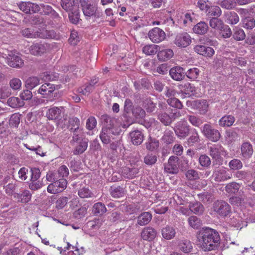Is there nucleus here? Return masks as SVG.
Listing matches in <instances>:
<instances>
[{
    "instance_id": "nucleus-1",
    "label": "nucleus",
    "mask_w": 255,
    "mask_h": 255,
    "mask_svg": "<svg viewBox=\"0 0 255 255\" xmlns=\"http://www.w3.org/2000/svg\"><path fill=\"white\" fill-rule=\"evenodd\" d=\"M103 127L99 137L103 144H109L115 136L119 135L121 129L120 124L116 118L108 115L101 116Z\"/></svg>"
},
{
    "instance_id": "nucleus-2",
    "label": "nucleus",
    "mask_w": 255,
    "mask_h": 255,
    "mask_svg": "<svg viewBox=\"0 0 255 255\" xmlns=\"http://www.w3.org/2000/svg\"><path fill=\"white\" fill-rule=\"evenodd\" d=\"M197 237L199 245L204 251L216 249L220 241L218 233L208 227L202 228Z\"/></svg>"
},
{
    "instance_id": "nucleus-3",
    "label": "nucleus",
    "mask_w": 255,
    "mask_h": 255,
    "mask_svg": "<svg viewBox=\"0 0 255 255\" xmlns=\"http://www.w3.org/2000/svg\"><path fill=\"white\" fill-rule=\"evenodd\" d=\"M21 34L27 38H52L54 37V32L53 31L47 30L45 29L34 32L29 28H25L21 30Z\"/></svg>"
},
{
    "instance_id": "nucleus-4",
    "label": "nucleus",
    "mask_w": 255,
    "mask_h": 255,
    "mask_svg": "<svg viewBox=\"0 0 255 255\" xmlns=\"http://www.w3.org/2000/svg\"><path fill=\"white\" fill-rule=\"evenodd\" d=\"M201 131L205 137L213 142L218 141L220 138L221 135L218 130L209 124H205L201 128Z\"/></svg>"
},
{
    "instance_id": "nucleus-5",
    "label": "nucleus",
    "mask_w": 255,
    "mask_h": 255,
    "mask_svg": "<svg viewBox=\"0 0 255 255\" xmlns=\"http://www.w3.org/2000/svg\"><path fill=\"white\" fill-rule=\"evenodd\" d=\"M213 209L218 215L222 217L228 216L231 212V207L226 202L217 200L213 204Z\"/></svg>"
},
{
    "instance_id": "nucleus-6",
    "label": "nucleus",
    "mask_w": 255,
    "mask_h": 255,
    "mask_svg": "<svg viewBox=\"0 0 255 255\" xmlns=\"http://www.w3.org/2000/svg\"><path fill=\"white\" fill-rule=\"evenodd\" d=\"M176 135L180 138H184L187 136L190 131V126L185 120L178 122L174 128Z\"/></svg>"
},
{
    "instance_id": "nucleus-7",
    "label": "nucleus",
    "mask_w": 255,
    "mask_h": 255,
    "mask_svg": "<svg viewBox=\"0 0 255 255\" xmlns=\"http://www.w3.org/2000/svg\"><path fill=\"white\" fill-rule=\"evenodd\" d=\"M67 184V180L64 178L56 179L48 186L47 190L51 194H57L62 192L66 188Z\"/></svg>"
},
{
    "instance_id": "nucleus-8",
    "label": "nucleus",
    "mask_w": 255,
    "mask_h": 255,
    "mask_svg": "<svg viewBox=\"0 0 255 255\" xmlns=\"http://www.w3.org/2000/svg\"><path fill=\"white\" fill-rule=\"evenodd\" d=\"M98 0H95L94 2L90 0H83L81 1V5L84 14L86 16L91 17L93 15L96 10L97 2Z\"/></svg>"
},
{
    "instance_id": "nucleus-9",
    "label": "nucleus",
    "mask_w": 255,
    "mask_h": 255,
    "mask_svg": "<svg viewBox=\"0 0 255 255\" xmlns=\"http://www.w3.org/2000/svg\"><path fill=\"white\" fill-rule=\"evenodd\" d=\"M148 36L150 40L153 43H159L165 38V33L158 27H154L149 31Z\"/></svg>"
},
{
    "instance_id": "nucleus-10",
    "label": "nucleus",
    "mask_w": 255,
    "mask_h": 255,
    "mask_svg": "<svg viewBox=\"0 0 255 255\" xmlns=\"http://www.w3.org/2000/svg\"><path fill=\"white\" fill-rule=\"evenodd\" d=\"M214 180L216 182H224L232 177V174L224 167L216 169L212 175Z\"/></svg>"
},
{
    "instance_id": "nucleus-11",
    "label": "nucleus",
    "mask_w": 255,
    "mask_h": 255,
    "mask_svg": "<svg viewBox=\"0 0 255 255\" xmlns=\"http://www.w3.org/2000/svg\"><path fill=\"white\" fill-rule=\"evenodd\" d=\"M65 109L63 107H53L47 111L46 116L49 120L57 121L64 114Z\"/></svg>"
},
{
    "instance_id": "nucleus-12",
    "label": "nucleus",
    "mask_w": 255,
    "mask_h": 255,
    "mask_svg": "<svg viewBox=\"0 0 255 255\" xmlns=\"http://www.w3.org/2000/svg\"><path fill=\"white\" fill-rule=\"evenodd\" d=\"M174 44L179 47H186L191 42V38L186 32L178 34L175 38Z\"/></svg>"
},
{
    "instance_id": "nucleus-13",
    "label": "nucleus",
    "mask_w": 255,
    "mask_h": 255,
    "mask_svg": "<svg viewBox=\"0 0 255 255\" xmlns=\"http://www.w3.org/2000/svg\"><path fill=\"white\" fill-rule=\"evenodd\" d=\"M178 157L174 156H170L168 163L164 166V170L166 172L170 174H176L178 172Z\"/></svg>"
},
{
    "instance_id": "nucleus-14",
    "label": "nucleus",
    "mask_w": 255,
    "mask_h": 255,
    "mask_svg": "<svg viewBox=\"0 0 255 255\" xmlns=\"http://www.w3.org/2000/svg\"><path fill=\"white\" fill-rule=\"evenodd\" d=\"M18 6L21 10L26 13L32 12H37L40 10V6L36 3H32L30 1L21 2Z\"/></svg>"
},
{
    "instance_id": "nucleus-15",
    "label": "nucleus",
    "mask_w": 255,
    "mask_h": 255,
    "mask_svg": "<svg viewBox=\"0 0 255 255\" xmlns=\"http://www.w3.org/2000/svg\"><path fill=\"white\" fill-rule=\"evenodd\" d=\"M47 49L46 43H36L29 47L30 53L35 56H40L46 52Z\"/></svg>"
},
{
    "instance_id": "nucleus-16",
    "label": "nucleus",
    "mask_w": 255,
    "mask_h": 255,
    "mask_svg": "<svg viewBox=\"0 0 255 255\" xmlns=\"http://www.w3.org/2000/svg\"><path fill=\"white\" fill-rule=\"evenodd\" d=\"M194 51L198 54L206 57H212L215 53L214 50L210 47L197 45L194 48Z\"/></svg>"
},
{
    "instance_id": "nucleus-17",
    "label": "nucleus",
    "mask_w": 255,
    "mask_h": 255,
    "mask_svg": "<svg viewBox=\"0 0 255 255\" xmlns=\"http://www.w3.org/2000/svg\"><path fill=\"white\" fill-rule=\"evenodd\" d=\"M156 236V230L150 227L144 228L141 233V237L145 241H152Z\"/></svg>"
},
{
    "instance_id": "nucleus-18",
    "label": "nucleus",
    "mask_w": 255,
    "mask_h": 255,
    "mask_svg": "<svg viewBox=\"0 0 255 255\" xmlns=\"http://www.w3.org/2000/svg\"><path fill=\"white\" fill-rule=\"evenodd\" d=\"M184 69L179 66H176L170 69L169 74L171 77L175 81H181L185 77Z\"/></svg>"
},
{
    "instance_id": "nucleus-19",
    "label": "nucleus",
    "mask_w": 255,
    "mask_h": 255,
    "mask_svg": "<svg viewBox=\"0 0 255 255\" xmlns=\"http://www.w3.org/2000/svg\"><path fill=\"white\" fill-rule=\"evenodd\" d=\"M210 155L213 158L218 159L224 151V148L220 144H211L208 146Z\"/></svg>"
},
{
    "instance_id": "nucleus-20",
    "label": "nucleus",
    "mask_w": 255,
    "mask_h": 255,
    "mask_svg": "<svg viewBox=\"0 0 255 255\" xmlns=\"http://www.w3.org/2000/svg\"><path fill=\"white\" fill-rule=\"evenodd\" d=\"M6 61L9 66L14 68H20L23 64V60L20 57L14 54H9Z\"/></svg>"
},
{
    "instance_id": "nucleus-21",
    "label": "nucleus",
    "mask_w": 255,
    "mask_h": 255,
    "mask_svg": "<svg viewBox=\"0 0 255 255\" xmlns=\"http://www.w3.org/2000/svg\"><path fill=\"white\" fill-rule=\"evenodd\" d=\"M178 248L180 251L186 254L190 253L193 249L192 243L185 239L178 241Z\"/></svg>"
},
{
    "instance_id": "nucleus-22",
    "label": "nucleus",
    "mask_w": 255,
    "mask_h": 255,
    "mask_svg": "<svg viewBox=\"0 0 255 255\" xmlns=\"http://www.w3.org/2000/svg\"><path fill=\"white\" fill-rule=\"evenodd\" d=\"M241 155L245 159H249L253 153L252 145L249 142H244L241 146Z\"/></svg>"
},
{
    "instance_id": "nucleus-23",
    "label": "nucleus",
    "mask_w": 255,
    "mask_h": 255,
    "mask_svg": "<svg viewBox=\"0 0 255 255\" xmlns=\"http://www.w3.org/2000/svg\"><path fill=\"white\" fill-rule=\"evenodd\" d=\"M130 136L132 143L134 145H140L143 140L144 134L142 131L135 130L130 132Z\"/></svg>"
},
{
    "instance_id": "nucleus-24",
    "label": "nucleus",
    "mask_w": 255,
    "mask_h": 255,
    "mask_svg": "<svg viewBox=\"0 0 255 255\" xmlns=\"http://www.w3.org/2000/svg\"><path fill=\"white\" fill-rule=\"evenodd\" d=\"M110 192L111 196L115 198L123 197L126 194L125 188L120 186L114 185L111 186Z\"/></svg>"
},
{
    "instance_id": "nucleus-25",
    "label": "nucleus",
    "mask_w": 255,
    "mask_h": 255,
    "mask_svg": "<svg viewBox=\"0 0 255 255\" xmlns=\"http://www.w3.org/2000/svg\"><path fill=\"white\" fill-rule=\"evenodd\" d=\"M55 86L50 83H45L41 86L38 91V93L43 95V97H46L50 95L55 90Z\"/></svg>"
},
{
    "instance_id": "nucleus-26",
    "label": "nucleus",
    "mask_w": 255,
    "mask_h": 255,
    "mask_svg": "<svg viewBox=\"0 0 255 255\" xmlns=\"http://www.w3.org/2000/svg\"><path fill=\"white\" fill-rule=\"evenodd\" d=\"M162 236L166 240H171L175 236L176 231L174 227L166 226L161 231Z\"/></svg>"
},
{
    "instance_id": "nucleus-27",
    "label": "nucleus",
    "mask_w": 255,
    "mask_h": 255,
    "mask_svg": "<svg viewBox=\"0 0 255 255\" xmlns=\"http://www.w3.org/2000/svg\"><path fill=\"white\" fill-rule=\"evenodd\" d=\"M162 109L157 113L158 119L165 126H169L172 123L171 116L164 112Z\"/></svg>"
},
{
    "instance_id": "nucleus-28",
    "label": "nucleus",
    "mask_w": 255,
    "mask_h": 255,
    "mask_svg": "<svg viewBox=\"0 0 255 255\" xmlns=\"http://www.w3.org/2000/svg\"><path fill=\"white\" fill-rule=\"evenodd\" d=\"M138 172L139 170L136 168H130L128 167H125L122 170V175L123 176L129 179L134 178Z\"/></svg>"
},
{
    "instance_id": "nucleus-29",
    "label": "nucleus",
    "mask_w": 255,
    "mask_h": 255,
    "mask_svg": "<svg viewBox=\"0 0 255 255\" xmlns=\"http://www.w3.org/2000/svg\"><path fill=\"white\" fill-rule=\"evenodd\" d=\"M152 219V215L149 212H145L141 213L137 217V224L143 226L148 224Z\"/></svg>"
},
{
    "instance_id": "nucleus-30",
    "label": "nucleus",
    "mask_w": 255,
    "mask_h": 255,
    "mask_svg": "<svg viewBox=\"0 0 255 255\" xmlns=\"http://www.w3.org/2000/svg\"><path fill=\"white\" fill-rule=\"evenodd\" d=\"M173 56V51L171 49H164L157 53V57L160 61H165L170 59Z\"/></svg>"
},
{
    "instance_id": "nucleus-31",
    "label": "nucleus",
    "mask_w": 255,
    "mask_h": 255,
    "mask_svg": "<svg viewBox=\"0 0 255 255\" xmlns=\"http://www.w3.org/2000/svg\"><path fill=\"white\" fill-rule=\"evenodd\" d=\"M88 139L86 138L82 139L76 146L73 153L75 155L83 153L87 148Z\"/></svg>"
},
{
    "instance_id": "nucleus-32",
    "label": "nucleus",
    "mask_w": 255,
    "mask_h": 255,
    "mask_svg": "<svg viewBox=\"0 0 255 255\" xmlns=\"http://www.w3.org/2000/svg\"><path fill=\"white\" fill-rule=\"evenodd\" d=\"M240 18L234 11H229L225 14V21L230 24H236L239 22Z\"/></svg>"
},
{
    "instance_id": "nucleus-33",
    "label": "nucleus",
    "mask_w": 255,
    "mask_h": 255,
    "mask_svg": "<svg viewBox=\"0 0 255 255\" xmlns=\"http://www.w3.org/2000/svg\"><path fill=\"white\" fill-rule=\"evenodd\" d=\"M208 28L209 27L207 23L201 21L194 26L193 30L196 34H204L207 32Z\"/></svg>"
},
{
    "instance_id": "nucleus-34",
    "label": "nucleus",
    "mask_w": 255,
    "mask_h": 255,
    "mask_svg": "<svg viewBox=\"0 0 255 255\" xmlns=\"http://www.w3.org/2000/svg\"><path fill=\"white\" fill-rule=\"evenodd\" d=\"M189 208L190 210L195 214H202L204 211L203 205L199 202H191Z\"/></svg>"
},
{
    "instance_id": "nucleus-35",
    "label": "nucleus",
    "mask_w": 255,
    "mask_h": 255,
    "mask_svg": "<svg viewBox=\"0 0 255 255\" xmlns=\"http://www.w3.org/2000/svg\"><path fill=\"white\" fill-rule=\"evenodd\" d=\"M210 27L217 30L222 29L224 25L223 21L218 17H212L209 21Z\"/></svg>"
},
{
    "instance_id": "nucleus-36",
    "label": "nucleus",
    "mask_w": 255,
    "mask_h": 255,
    "mask_svg": "<svg viewBox=\"0 0 255 255\" xmlns=\"http://www.w3.org/2000/svg\"><path fill=\"white\" fill-rule=\"evenodd\" d=\"M206 13L208 16H215L214 17H219L222 13V10L218 6H209L206 9Z\"/></svg>"
},
{
    "instance_id": "nucleus-37",
    "label": "nucleus",
    "mask_w": 255,
    "mask_h": 255,
    "mask_svg": "<svg viewBox=\"0 0 255 255\" xmlns=\"http://www.w3.org/2000/svg\"><path fill=\"white\" fill-rule=\"evenodd\" d=\"M242 26L247 29H252L255 27V19L247 16L242 19Z\"/></svg>"
},
{
    "instance_id": "nucleus-38",
    "label": "nucleus",
    "mask_w": 255,
    "mask_h": 255,
    "mask_svg": "<svg viewBox=\"0 0 255 255\" xmlns=\"http://www.w3.org/2000/svg\"><path fill=\"white\" fill-rule=\"evenodd\" d=\"M159 46L155 44H148L142 48V52L147 55H154L158 50Z\"/></svg>"
},
{
    "instance_id": "nucleus-39",
    "label": "nucleus",
    "mask_w": 255,
    "mask_h": 255,
    "mask_svg": "<svg viewBox=\"0 0 255 255\" xmlns=\"http://www.w3.org/2000/svg\"><path fill=\"white\" fill-rule=\"evenodd\" d=\"M8 105L12 108H17L22 107L24 103L17 97H11L7 100Z\"/></svg>"
},
{
    "instance_id": "nucleus-40",
    "label": "nucleus",
    "mask_w": 255,
    "mask_h": 255,
    "mask_svg": "<svg viewBox=\"0 0 255 255\" xmlns=\"http://www.w3.org/2000/svg\"><path fill=\"white\" fill-rule=\"evenodd\" d=\"M69 18L72 23H77L80 19V14L78 10V6H75L74 9L69 11Z\"/></svg>"
},
{
    "instance_id": "nucleus-41",
    "label": "nucleus",
    "mask_w": 255,
    "mask_h": 255,
    "mask_svg": "<svg viewBox=\"0 0 255 255\" xmlns=\"http://www.w3.org/2000/svg\"><path fill=\"white\" fill-rule=\"evenodd\" d=\"M181 91L186 95H194L196 92V88L190 83H186L184 85H180Z\"/></svg>"
},
{
    "instance_id": "nucleus-42",
    "label": "nucleus",
    "mask_w": 255,
    "mask_h": 255,
    "mask_svg": "<svg viewBox=\"0 0 255 255\" xmlns=\"http://www.w3.org/2000/svg\"><path fill=\"white\" fill-rule=\"evenodd\" d=\"M40 83L39 79L35 76L29 77L25 81V86L27 89H32Z\"/></svg>"
},
{
    "instance_id": "nucleus-43",
    "label": "nucleus",
    "mask_w": 255,
    "mask_h": 255,
    "mask_svg": "<svg viewBox=\"0 0 255 255\" xmlns=\"http://www.w3.org/2000/svg\"><path fill=\"white\" fill-rule=\"evenodd\" d=\"M235 122V118L231 115L224 116L219 120V125L222 127H230Z\"/></svg>"
},
{
    "instance_id": "nucleus-44",
    "label": "nucleus",
    "mask_w": 255,
    "mask_h": 255,
    "mask_svg": "<svg viewBox=\"0 0 255 255\" xmlns=\"http://www.w3.org/2000/svg\"><path fill=\"white\" fill-rule=\"evenodd\" d=\"M157 160V156L152 153H148L143 158V162L148 166L155 164Z\"/></svg>"
},
{
    "instance_id": "nucleus-45",
    "label": "nucleus",
    "mask_w": 255,
    "mask_h": 255,
    "mask_svg": "<svg viewBox=\"0 0 255 255\" xmlns=\"http://www.w3.org/2000/svg\"><path fill=\"white\" fill-rule=\"evenodd\" d=\"M189 226L194 229H197L202 226V222L195 216H192L188 219Z\"/></svg>"
},
{
    "instance_id": "nucleus-46",
    "label": "nucleus",
    "mask_w": 255,
    "mask_h": 255,
    "mask_svg": "<svg viewBox=\"0 0 255 255\" xmlns=\"http://www.w3.org/2000/svg\"><path fill=\"white\" fill-rule=\"evenodd\" d=\"M68 122L70 126H71L70 130H74L75 131H77L81 128H80V121L78 118L75 117L70 118Z\"/></svg>"
},
{
    "instance_id": "nucleus-47",
    "label": "nucleus",
    "mask_w": 255,
    "mask_h": 255,
    "mask_svg": "<svg viewBox=\"0 0 255 255\" xmlns=\"http://www.w3.org/2000/svg\"><path fill=\"white\" fill-rule=\"evenodd\" d=\"M107 211L105 205L101 202L95 203L93 207V212L95 215H102Z\"/></svg>"
},
{
    "instance_id": "nucleus-48",
    "label": "nucleus",
    "mask_w": 255,
    "mask_h": 255,
    "mask_svg": "<svg viewBox=\"0 0 255 255\" xmlns=\"http://www.w3.org/2000/svg\"><path fill=\"white\" fill-rule=\"evenodd\" d=\"M228 165L231 170H238L241 169L243 167V164L241 160L237 158H234L229 162Z\"/></svg>"
},
{
    "instance_id": "nucleus-49",
    "label": "nucleus",
    "mask_w": 255,
    "mask_h": 255,
    "mask_svg": "<svg viewBox=\"0 0 255 255\" xmlns=\"http://www.w3.org/2000/svg\"><path fill=\"white\" fill-rule=\"evenodd\" d=\"M181 196L180 195V194L177 193L173 196V199L175 202L177 203V204L179 205H185L186 203H187L188 199L186 198L184 196L186 195V192L185 191L182 190Z\"/></svg>"
},
{
    "instance_id": "nucleus-50",
    "label": "nucleus",
    "mask_w": 255,
    "mask_h": 255,
    "mask_svg": "<svg viewBox=\"0 0 255 255\" xmlns=\"http://www.w3.org/2000/svg\"><path fill=\"white\" fill-rule=\"evenodd\" d=\"M130 20L133 22L136 28H138L143 27L145 25L143 17L138 15L136 16H129Z\"/></svg>"
},
{
    "instance_id": "nucleus-51",
    "label": "nucleus",
    "mask_w": 255,
    "mask_h": 255,
    "mask_svg": "<svg viewBox=\"0 0 255 255\" xmlns=\"http://www.w3.org/2000/svg\"><path fill=\"white\" fill-rule=\"evenodd\" d=\"M146 148L151 151L157 149L159 147V141L155 138L149 137L148 141L146 142Z\"/></svg>"
},
{
    "instance_id": "nucleus-52",
    "label": "nucleus",
    "mask_w": 255,
    "mask_h": 255,
    "mask_svg": "<svg viewBox=\"0 0 255 255\" xmlns=\"http://www.w3.org/2000/svg\"><path fill=\"white\" fill-rule=\"evenodd\" d=\"M78 194L81 198H92L94 197V194L87 187H82L78 190Z\"/></svg>"
},
{
    "instance_id": "nucleus-53",
    "label": "nucleus",
    "mask_w": 255,
    "mask_h": 255,
    "mask_svg": "<svg viewBox=\"0 0 255 255\" xmlns=\"http://www.w3.org/2000/svg\"><path fill=\"white\" fill-rule=\"evenodd\" d=\"M9 85L13 90L18 91L21 89L22 82L19 78H13L10 80Z\"/></svg>"
},
{
    "instance_id": "nucleus-54",
    "label": "nucleus",
    "mask_w": 255,
    "mask_h": 255,
    "mask_svg": "<svg viewBox=\"0 0 255 255\" xmlns=\"http://www.w3.org/2000/svg\"><path fill=\"white\" fill-rule=\"evenodd\" d=\"M199 200L203 203L211 202L213 200V195L210 192H204L198 194Z\"/></svg>"
},
{
    "instance_id": "nucleus-55",
    "label": "nucleus",
    "mask_w": 255,
    "mask_h": 255,
    "mask_svg": "<svg viewBox=\"0 0 255 255\" xmlns=\"http://www.w3.org/2000/svg\"><path fill=\"white\" fill-rule=\"evenodd\" d=\"M61 5L65 10L68 12L71 11L75 6H78L74 4V2L72 0H61Z\"/></svg>"
},
{
    "instance_id": "nucleus-56",
    "label": "nucleus",
    "mask_w": 255,
    "mask_h": 255,
    "mask_svg": "<svg viewBox=\"0 0 255 255\" xmlns=\"http://www.w3.org/2000/svg\"><path fill=\"white\" fill-rule=\"evenodd\" d=\"M234 32L233 37L235 40L237 41H241L245 38L246 34L242 29L236 27L234 29Z\"/></svg>"
},
{
    "instance_id": "nucleus-57",
    "label": "nucleus",
    "mask_w": 255,
    "mask_h": 255,
    "mask_svg": "<svg viewBox=\"0 0 255 255\" xmlns=\"http://www.w3.org/2000/svg\"><path fill=\"white\" fill-rule=\"evenodd\" d=\"M187 118L191 124L196 127H199L203 123L201 118L193 115H188Z\"/></svg>"
},
{
    "instance_id": "nucleus-58",
    "label": "nucleus",
    "mask_w": 255,
    "mask_h": 255,
    "mask_svg": "<svg viewBox=\"0 0 255 255\" xmlns=\"http://www.w3.org/2000/svg\"><path fill=\"white\" fill-rule=\"evenodd\" d=\"M199 135L196 129H194L192 134L188 138L187 142L188 145H192L195 143L200 141Z\"/></svg>"
},
{
    "instance_id": "nucleus-59",
    "label": "nucleus",
    "mask_w": 255,
    "mask_h": 255,
    "mask_svg": "<svg viewBox=\"0 0 255 255\" xmlns=\"http://www.w3.org/2000/svg\"><path fill=\"white\" fill-rule=\"evenodd\" d=\"M173 132L170 130H165L162 137L163 141L166 144L171 143L174 139Z\"/></svg>"
},
{
    "instance_id": "nucleus-60",
    "label": "nucleus",
    "mask_w": 255,
    "mask_h": 255,
    "mask_svg": "<svg viewBox=\"0 0 255 255\" xmlns=\"http://www.w3.org/2000/svg\"><path fill=\"white\" fill-rule=\"evenodd\" d=\"M200 70L197 68H193L189 69L186 73L187 77L191 79H196L199 75Z\"/></svg>"
},
{
    "instance_id": "nucleus-61",
    "label": "nucleus",
    "mask_w": 255,
    "mask_h": 255,
    "mask_svg": "<svg viewBox=\"0 0 255 255\" xmlns=\"http://www.w3.org/2000/svg\"><path fill=\"white\" fill-rule=\"evenodd\" d=\"M167 102L171 107H174L178 109H181L183 107L181 102L175 98H169L167 100Z\"/></svg>"
},
{
    "instance_id": "nucleus-62",
    "label": "nucleus",
    "mask_w": 255,
    "mask_h": 255,
    "mask_svg": "<svg viewBox=\"0 0 255 255\" xmlns=\"http://www.w3.org/2000/svg\"><path fill=\"white\" fill-rule=\"evenodd\" d=\"M199 162L202 167H208L210 165L211 161L210 158L206 154H202L199 158Z\"/></svg>"
},
{
    "instance_id": "nucleus-63",
    "label": "nucleus",
    "mask_w": 255,
    "mask_h": 255,
    "mask_svg": "<svg viewBox=\"0 0 255 255\" xmlns=\"http://www.w3.org/2000/svg\"><path fill=\"white\" fill-rule=\"evenodd\" d=\"M20 117L18 114L12 115L9 119V125L13 128L17 127L20 123Z\"/></svg>"
},
{
    "instance_id": "nucleus-64",
    "label": "nucleus",
    "mask_w": 255,
    "mask_h": 255,
    "mask_svg": "<svg viewBox=\"0 0 255 255\" xmlns=\"http://www.w3.org/2000/svg\"><path fill=\"white\" fill-rule=\"evenodd\" d=\"M225 189L229 193H235L238 191L239 184L235 182L230 183L226 185Z\"/></svg>"
}]
</instances>
